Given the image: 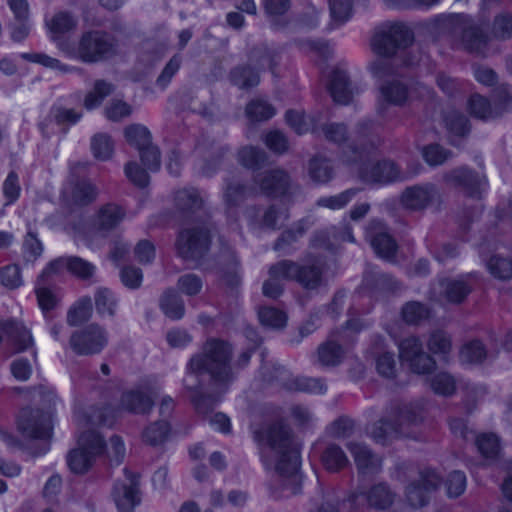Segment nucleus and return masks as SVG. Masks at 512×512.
Returning a JSON list of instances; mask_svg holds the SVG:
<instances>
[{
  "label": "nucleus",
  "instance_id": "f257e3e1",
  "mask_svg": "<svg viewBox=\"0 0 512 512\" xmlns=\"http://www.w3.org/2000/svg\"><path fill=\"white\" fill-rule=\"evenodd\" d=\"M253 439L261 449L269 447L278 456L276 471L283 477V490L291 495L301 492L300 453L293 445L292 430L283 421L263 423L253 430Z\"/></svg>",
  "mask_w": 512,
  "mask_h": 512
},
{
  "label": "nucleus",
  "instance_id": "f03ea898",
  "mask_svg": "<svg viewBox=\"0 0 512 512\" xmlns=\"http://www.w3.org/2000/svg\"><path fill=\"white\" fill-rule=\"evenodd\" d=\"M434 33L456 50L485 56L490 42L488 26L464 13L442 14L435 18Z\"/></svg>",
  "mask_w": 512,
  "mask_h": 512
},
{
  "label": "nucleus",
  "instance_id": "7ed1b4c3",
  "mask_svg": "<svg viewBox=\"0 0 512 512\" xmlns=\"http://www.w3.org/2000/svg\"><path fill=\"white\" fill-rule=\"evenodd\" d=\"M251 352V350H242L232 361V344L222 339L209 338L204 343L201 353L193 357L201 360L212 385L224 393L237 379L238 373L249 365Z\"/></svg>",
  "mask_w": 512,
  "mask_h": 512
},
{
  "label": "nucleus",
  "instance_id": "20e7f679",
  "mask_svg": "<svg viewBox=\"0 0 512 512\" xmlns=\"http://www.w3.org/2000/svg\"><path fill=\"white\" fill-rule=\"evenodd\" d=\"M414 42V32L403 22H386L380 25L371 40L373 51L383 59H378L370 65V71L375 77L382 78L391 73V58L406 50Z\"/></svg>",
  "mask_w": 512,
  "mask_h": 512
},
{
  "label": "nucleus",
  "instance_id": "39448f33",
  "mask_svg": "<svg viewBox=\"0 0 512 512\" xmlns=\"http://www.w3.org/2000/svg\"><path fill=\"white\" fill-rule=\"evenodd\" d=\"M377 143L370 142L368 146L359 148L349 145L343 150V160L347 163H358L359 176L367 183L387 184L395 181H403L408 178L401 173L399 167L389 160L370 163V159L376 150Z\"/></svg>",
  "mask_w": 512,
  "mask_h": 512
},
{
  "label": "nucleus",
  "instance_id": "423d86ee",
  "mask_svg": "<svg viewBox=\"0 0 512 512\" xmlns=\"http://www.w3.org/2000/svg\"><path fill=\"white\" fill-rule=\"evenodd\" d=\"M59 48L69 57L87 64L106 61L117 52L116 38L105 31L93 30L81 35L77 47H70L64 41L58 43Z\"/></svg>",
  "mask_w": 512,
  "mask_h": 512
},
{
  "label": "nucleus",
  "instance_id": "0eeeda50",
  "mask_svg": "<svg viewBox=\"0 0 512 512\" xmlns=\"http://www.w3.org/2000/svg\"><path fill=\"white\" fill-rule=\"evenodd\" d=\"M78 446L68 454L67 463L73 473L83 474L91 468L96 456L104 452L106 444L97 431L87 430L79 436Z\"/></svg>",
  "mask_w": 512,
  "mask_h": 512
},
{
  "label": "nucleus",
  "instance_id": "6e6552de",
  "mask_svg": "<svg viewBox=\"0 0 512 512\" xmlns=\"http://www.w3.org/2000/svg\"><path fill=\"white\" fill-rule=\"evenodd\" d=\"M260 192L270 198L292 197L300 191V186L293 182L290 174L281 168H274L258 173L253 177Z\"/></svg>",
  "mask_w": 512,
  "mask_h": 512
},
{
  "label": "nucleus",
  "instance_id": "1a4fd4ad",
  "mask_svg": "<svg viewBox=\"0 0 512 512\" xmlns=\"http://www.w3.org/2000/svg\"><path fill=\"white\" fill-rule=\"evenodd\" d=\"M108 344L106 329L97 323H91L75 330L69 339V346L78 356L100 354Z\"/></svg>",
  "mask_w": 512,
  "mask_h": 512
},
{
  "label": "nucleus",
  "instance_id": "9d476101",
  "mask_svg": "<svg viewBox=\"0 0 512 512\" xmlns=\"http://www.w3.org/2000/svg\"><path fill=\"white\" fill-rule=\"evenodd\" d=\"M210 244L211 235L206 227H192L179 232L176 249L184 260L198 261L208 253Z\"/></svg>",
  "mask_w": 512,
  "mask_h": 512
},
{
  "label": "nucleus",
  "instance_id": "9b49d317",
  "mask_svg": "<svg viewBox=\"0 0 512 512\" xmlns=\"http://www.w3.org/2000/svg\"><path fill=\"white\" fill-rule=\"evenodd\" d=\"M18 429L33 439H49L52 433L50 416L40 409L25 407L18 415Z\"/></svg>",
  "mask_w": 512,
  "mask_h": 512
},
{
  "label": "nucleus",
  "instance_id": "f8f14e48",
  "mask_svg": "<svg viewBox=\"0 0 512 512\" xmlns=\"http://www.w3.org/2000/svg\"><path fill=\"white\" fill-rule=\"evenodd\" d=\"M125 480L117 481L112 490V496L119 512H133L140 504L139 476L124 468Z\"/></svg>",
  "mask_w": 512,
  "mask_h": 512
},
{
  "label": "nucleus",
  "instance_id": "ddd939ff",
  "mask_svg": "<svg viewBox=\"0 0 512 512\" xmlns=\"http://www.w3.org/2000/svg\"><path fill=\"white\" fill-rule=\"evenodd\" d=\"M395 494L385 483L373 485L368 491H355L348 499L350 507L358 512V506L367 504L376 510H386L394 502Z\"/></svg>",
  "mask_w": 512,
  "mask_h": 512
},
{
  "label": "nucleus",
  "instance_id": "4468645a",
  "mask_svg": "<svg viewBox=\"0 0 512 512\" xmlns=\"http://www.w3.org/2000/svg\"><path fill=\"white\" fill-rule=\"evenodd\" d=\"M443 180L453 187L461 188L471 197H479L487 184L484 175L468 167H458L444 173Z\"/></svg>",
  "mask_w": 512,
  "mask_h": 512
},
{
  "label": "nucleus",
  "instance_id": "2eb2a0df",
  "mask_svg": "<svg viewBox=\"0 0 512 512\" xmlns=\"http://www.w3.org/2000/svg\"><path fill=\"white\" fill-rule=\"evenodd\" d=\"M439 197L433 183L426 182L406 187L400 195L401 205L410 211H423Z\"/></svg>",
  "mask_w": 512,
  "mask_h": 512
},
{
  "label": "nucleus",
  "instance_id": "dca6fc26",
  "mask_svg": "<svg viewBox=\"0 0 512 512\" xmlns=\"http://www.w3.org/2000/svg\"><path fill=\"white\" fill-rule=\"evenodd\" d=\"M366 236L375 253L385 260L394 259L398 245L395 239L388 233L384 222L379 219H373L366 228Z\"/></svg>",
  "mask_w": 512,
  "mask_h": 512
},
{
  "label": "nucleus",
  "instance_id": "f3484780",
  "mask_svg": "<svg viewBox=\"0 0 512 512\" xmlns=\"http://www.w3.org/2000/svg\"><path fill=\"white\" fill-rule=\"evenodd\" d=\"M441 483V477L433 470H424L420 473V479L410 483L406 488L408 503L419 508L429 501L430 492L436 490Z\"/></svg>",
  "mask_w": 512,
  "mask_h": 512
},
{
  "label": "nucleus",
  "instance_id": "a211bd4d",
  "mask_svg": "<svg viewBox=\"0 0 512 512\" xmlns=\"http://www.w3.org/2000/svg\"><path fill=\"white\" fill-rule=\"evenodd\" d=\"M380 99L377 106V113L384 117L389 105L403 106L409 98V87L400 79L385 81L380 86Z\"/></svg>",
  "mask_w": 512,
  "mask_h": 512
},
{
  "label": "nucleus",
  "instance_id": "6ab92c4d",
  "mask_svg": "<svg viewBox=\"0 0 512 512\" xmlns=\"http://www.w3.org/2000/svg\"><path fill=\"white\" fill-rule=\"evenodd\" d=\"M256 195L257 190L254 186L236 177L224 180L222 199L227 212L240 207L246 200Z\"/></svg>",
  "mask_w": 512,
  "mask_h": 512
},
{
  "label": "nucleus",
  "instance_id": "aec40b11",
  "mask_svg": "<svg viewBox=\"0 0 512 512\" xmlns=\"http://www.w3.org/2000/svg\"><path fill=\"white\" fill-rule=\"evenodd\" d=\"M354 458L357 470L362 475H374L381 470V459L361 442H348L346 445Z\"/></svg>",
  "mask_w": 512,
  "mask_h": 512
},
{
  "label": "nucleus",
  "instance_id": "412c9836",
  "mask_svg": "<svg viewBox=\"0 0 512 512\" xmlns=\"http://www.w3.org/2000/svg\"><path fill=\"white\" fill-rule=\"evenodd\" d=\"M369 352L374 358L376 370L381 376L389 379L395 377L396 361L394 353L386 350L385 339L382 336H373Z\"/></svg>",
  "mask_w": 512,
  "mask_h": 512
},
{
  "label": "nucleus",
  "instance_id": "4be33fe9",
  "mask_svg": "<svg viewBox=\"0 0 512 512\" xmlns=\"http://www.w3.org/2000/svg\"><path fill=\"white\" fill-rule=\"evenodd\" d=\"M125 216L126 211L123 207L115 203H107L99 208L94 228L101 236H106L118 227Z\"/></svg>",
  "mask_w": 512,
  "mask_h": 512
},
{
  "label": "nucleus",
  "instance_id": "5701e85b",
  "mask_svg": "<svg viewBox=\"0 0 512 512\" xmlns=\"http://www.w3.org/2000/svg\"><path fill=\"white\" fill-rule=\"evenodd\" d=\"M314 225V219L311 216L304 217L297 221L292 228L284 230L273 245L276 252L283 254L291 253V246L304 236L306 231Z\"/></svg>",
  "mask_w": 512,
  "mask_h": 512
},
{
  "label": "nucleus",
  "instance_id": "b1692460",
  "mask_svg": "<svg viewBox=\"0 0 512 512\" xmlns=\"http://www.w3.org/2000/svg\"><path fill=\"white\" fill-rule=\"evenodd\" d=\"M344 347L335 339L328 338L316 351V363L324 368L339 366L345 359Z\"/></svg>",
  "mask_w": 512,
  "mask_h": 512
},
{
  "label": "nucleus",
  "instance_id": "393cba45",
  "mask_svg": "<svg viewBox=\"0 0 512 512\" xmlns=\"http://www.w3.org/2000/svg\"><path fill=\"white\" fill-rule=\"evenodd\" d=\"M328 90L336 103L347 105L351 102L353 91L347 73L343 70L335 69L330 75Z\"/></svg>",
  "mask_w": 512,
  "mask_h": 512
},
{
  "label": "nucleus",
  "instance_id": "a878e982",
  "mask_svg": "<svg viewBox=\"0 0 512 512\" xmlns=\"http://www.w3.org/2000/svg\"><path fill=\"white\" fill-rule=\"evenodd\" d=\"M403 424H394L393 420L382 417L372 424L369 430V436L374 442L386 445L393 439L399 438V434H406Z\"/></svg>",
  "mask_w": 512,
  "mask_h": 512
},
{
  "label": "nucleus",
  "instance_id": "bb28decb",
  "mask_svg": "<svg viewBox=\"0 0 512 512\" xmlns=\"http://www.w3.org/2000/svg\"><path fill=\"white\" fill-rule=\"evenodd\" d=\"M151 397L141 390H128L121 395L120 406L123 410L134 414H146L153 408Z\"/></svg>",
  "mask_w": 512,
  "mask_h": 512
},
{
  "label": "nucleus",
  "instance_id": "cd10ccee",
  "mask_svg": "<svg viewBox=\"0 0 512 512\" xmlns=\"http://www.w3.org/2000/svg\"><path fill=\"white\" fill-rule=\"evenodd\" d=\"M363 282L368 289L374 292H393L399 288V283L391 274L383 273L377 268L366 270Z\"/></svg>",
  "mask_w": 512,
  "mask_h": 512
},
{
  "label": "nucleus",
  "instance_id": "c85d7f7f",
  "mask_svg": "<svg viewBox=\"0 0 512 512\" xmlns=\"http://www.w3.org/2000/svg\"><path fill=\"white\" fill-rule=\"evenodd\" d=\"M230 82L242 90L256 87L260 83L259 71L252 67L249 62L240 64L231 69L229 73Z\"/></svg>",
  "mask_w": 512,
  "mask_h": 512
},
{
  "label": "nucleus",
  "instance_id": "c756f323",
  "mask_svg": "<svg viewBox=\"0 0 512 512\" xmlns=\"http://www.w3.org/2000/svg\"><path fill=\"white\" fill-rule=\"evenodd\" d=\"M307 173L315 185L328 184L335 175L331 161L324 157H313L307 165Z\"/></svg>",
  "mask_w": 512,
  "mask_h": 512
},
{
  "label": "nucleus",
  "instance_id": "7c9ffc66",
  "mask_svg": "<svg viewBox=\"0 0 512 512\" xmlns=\"http://www.w3.org/2000/svg\"><path fill=\"white\" fill-rule=\"evenodd\" d=\"M283 386L289 391L311 394H324L327 391V385L323 378L297 376L284 381Z\"/></svg>",
  "mask_w": 512,
  "mask_h": 512
},
{
  "label": "nucleus",
  "instance_id": "2f4dec72",
  "mask_svg": "<svg viewBox=\"0 0 512 512\" xmlns=\"http://www.w3.org/2000/svg\"><path fill=\"white\" fill-rule=\"evenodd\" d=\"M278 59V52L266 44L253 47L248 55V61L256 66L255 69L258 70L259 73L266 68L273 71L278 63Z\"/></svg>",
  "mask_w": 512,
  "mask_h": 512
},
{
  "label": "nucleus",
  "instance_id": "473e14b6",
  "mask_svg": "<svg viewBox=\"0 0 512 512\" xmlns=\"http://www.w3.org/2000/svg\"><path fill=\"white\" fill-rule=\"evenodd\" d=\"M159 306L162 312L172 320H180L184 317V301L173 288H168L163 292Z\"/></svg>",
  "mask_w": 512,
  "mask_h": 512
},
{
  "label": "nucleus",
  "instance_id": "72a5a7b5",
  "mask_svg": "<svg viewBox=\"0 0 512 512\" xmlns=\"http://www.w3.org/2000/svg\"><path fill=\"white\" fill-rule=\"evenodd\" d=\"M96 312L102 317L114 318L119 300L116 294L107 287H98L94 293Z\"/></svg>",
  "mask_w": 512,
  "mask_h": 512
},
{
  "label": "nucleus",
  "instance_id": "f704fd0d",
  "mask_svg": "<svg viewBox=\"0 0 512 512\" xmlns=\"http://www.w3.org/2000/svg\"><path fill=\"white\" fill-rule=\"evenodd\" d=\"M423 420L422 411L418 407L405 405L398 409L394 424H403L406 434H399L400 437L415 438L413 428L418 426Z\"/></svg>",
  "mask_w": 512,
  "mask_h": 512
},
{
  "label": "nucleus",
  "instance_id": "c9c22d12",
  "mask_svg": "<svg viewBox=\"0 0 512 512\" xmlns=\"http://www.w3.org/2000/svg\"><path fill=\"white\" fill-rule=\"evenodd\" d=\"M204 374L207 373L202 366L201 360L192 356L186 365V375L182 381L185 390L190 396L203 390L201 377Z\"/></svg>",
  "mask_w": 512,
  "mask_h": 512
},
{
  "label": "nucleus",
  "instance_id": "e433bc0d",
  "mask_svg": "<svg viewBox=\"0 0 512 512\" xmlns=\"http://www.w3.org/2000/svg\"><path fill=\"white\" fill-rule=\"evenodd\" d=\"M323 266L318 261L311 264H299V272L297 274V282L307 290H315L322 285L323 282Z\"/></svg>",
  "mask_w": 512,
  "mask_h": 512
},
{
  "label": "nucleus",
  "instance_id": "4c0bfd02",
  "mask_svg": "<svg viewBox=\"0 0 512 512\" xmlns=\"http://www.w3.org/2000/svg\"><path fill=\"white\" fill-rule=\"evenodd\" d=\"M328 5L331 18L329 29L338 28L352 18V0H328Z\"/></svg>",
  "mask_w": 512,
  "mask_h": 512
},
{
  "label": "nucleus",
  "instance_id": "58836bf2",
  "mask_svg": "<svg viewBox=\"0 0 512 512\" xmlns=\"http://www.w3.org/2000/svg\"><path fill=\"white\" fill-rule=\"evenodd\" d=\"M443 296L452 304L462 303L470 294L471 285L462 279H447L442 282Z\"/></svg>",
  "mask_w": 512,
  "mask_h": 512
},
{
  "label": "nucleus",
  "instance_id": "ea45409f",
  "mask_svg": "<svg viewBox=\"0 0 512 512\" xmlns=\"http://www.w3.org/2000/svg\"><path fill=\"white\" fill-rule=\"evenodd\" d=\"M175 205L183 212H193L200 209L203 199L195 188H183L175 193Z\"/></svg>",
  "mask_w": 512,
  "mask_h": 512
},
{
  "label": "nucleus",
  "instance_id": "a19ab883",
  "mask_svg": "<svg viewBox=\"0 0 512 512\" xmlns=\"http://www.w3.org/2000/svg\"><path fill=\"white\" fill-rule=\"evenodd\" d=\"M92 316V299L88 296L80 298L67 312V323L76 327L87 322Z\"/></svg>",
  "mask_w": 512,
  "mask_h": 512
},
{
  "label": "nucleus",
  "instance_id": "79ce46f5",
  "mask_svg": "<svg viewBox=\"0 0 512 512\" xmlns=\"http://www.w3.org/2000/svg\"><path fill=\"white\" fill-rule=\"evenodd\" d=\"M469 113L480 120L488 121L495 119L499 114L493 110L490 101L479 94H473L468 100Z\"/></svg>",
  "mask_w": 512,
  "mask_h": 512
},
{
  "label": "nucleus",
  "instance_id": "37998d69",
  "mask_svg": "<svg viewBox=\"0 0 512 512\" xmlns=\"http://www.w3.org/2000/svg\"><path fill=\"white\" fill-rule=\"evenodd\" d=\"M427 347L431 353L438 355L442 360L447 361L452 350L451 337L443 330H436L430 334Z\"/></svg>",
  "mask_w": 512,
  "mask_h": 512
},
{
  "label": "nucleus",
  "instance_id": "c03bdc74",
  "mask_svg": "<svg viewBox=\"0 0 512 512\" xmlns=\"http://www.w3.org/2000/svg\"><path fill=\"white\" fill-rule=\"evenodd\" d=\"M238 161L242 166L248 169L259 170L265 165L267 154L263 149L254 146H246L239 150Z\"/></svg>",
  "mask_w": 512,
  "mask_h": 512
},
{
  "label": "nucleus",
  "instance_id": "a18cd8bd",
  "mask_svg": "<svg viewBox=\"0 0 512 512\" xmlns=\"http://www.w3.org/2000/svg\"><path fill=\"white\" fill-rule=\"evenodd\" d=\"M321 458L325 468L332 472H337L343 469L349 463L343 449L336 444L328 445L323 451Z\"/></svg>",
  "mask_w": 512,
  "mask_h": 512
},
{
  "label": "nucleus",
  "instance_id": "49530a36",
  "mask_svg": "<svg viewBox=\"0 0 512 512\" xmlns=\"http://www.w3.org/2000/svg\"><path fill=\"white\" fill-rule=\"evenodd\" d=\"M124 136L127 143L142 150L145 146L152 143V135L149 129L142 124H131L124 129Z\"/></svg>",
  "mask_w": 512,
  "mask_h": 512
},
{
  "label": "nucleus",
  "instance_id": "de8ad7c7",
  "mask_svg": "<svg viewBox=\"0 0 512 512\" xmlns=\"http://www.w3.org/2000/svg\"><path fill=\"white\" fill-rule=\"evenodd\" d=\"M114 90L113 84L105 80H96L93 90L88 92L84 98V107L87 110H93L99 107L103 100L109 96Z\"/></svg>",
  "mask_w": 512,
  "mask_h": 512
},
{
  "label": "nucleus",
  "instance_id": "09e8293b",
  "mask_svg": "<svg viewBox=\"0 0 512 512\" xmlns=\"http://www.w3.org/2000/svg\"><path fill=\"white\" fill-rule=\"evenodd\" d=\"M91 151L93 156L101 161L110 159L114 152V142L107 133H97L91 138Z\"/></svg>",
  "mask_w": 512,
  "mask_h": 512
},
{
  "label": "nucleus",
  "instance_id": "8fccbe9b",
  "mask_svg": "<svg viewBox=\"0 0 512 512\" xmlns=\"http://www.w3.org/2000/svg\"><path fill=\"white\" fill-rule=\"evenodd\" d=\"M358 192L359 189L350 188L337 195L320 197L316 200L315 205L330 210H339L351 202Z\"/></svg>",
  "mask_w": 512,
  "mask_h": 512
},
{
  "label": "nucleus",
  "instance_id": "3c124183",
  "mask_svg": "<svg viewBox=\"0 0 512 512\" xmlns=\"http://www.w3.org/2000/svg\"><path fill=\"white\" fill-rule=\"evenodd\" d=\"M49 116L59 126H72L80 121L83 113L80 110L55 104L51 107Z\"/></svg>",
  "mask_w": 512,
  "mask_h": 512
},
{
  "label": "nucleus",
  "instance_id": "603ef678",
  "mask_svg": "<svg viewBox=\"0 0 512 512\" xmlns=\"http://www.w3.org/2000/svg\"><path fill=\"white\" fill-rule=\"evenodd\" d=\"M46 25L56 40L58 35L70 32L75 29L77 20L68 12L56 13L50 21H46Z\"/></svg>",
  "mask_w": 512,
  "mask_h": 512
},
{
  "label": "nucleus",
  "instance_id": "864d4df0",
  "mask_svg": "<svg viewBox=\"0 0 512 512\" xmlns=\"http://www.w3.org/2000/svg\"><path fill=\"white\" fill-rule=\"evenodd\" d=\"M487 356L484 344L479 340H472L462 346L459 358L461 362L468 364H480Z\"/></svg>",
  "mask_w": 512,
  "mask_h": 512
},
{
  "label": "nucleus",
  "instance_id": "5fc2aeb1",
  "mask_svg": "<svg viewBox=\"0 0 512 512\" xmlns=\"http://www.w3.org/2000/svg\"><path fill=\"white\" fill-rule=\"evenodd\" d=\"M276 113V109L263 99H255L246 106V115L252 121H267Z\"/></svg>",
  "mask_w": 512,
  "mask_h": 512
},
{
  "label": "nucleus",
  "instance_id": "6e6d98bb",
  "mask_svg": "<svg viewBox=\"0 0 512 512\" xmlns=\"http://www.w3.org/2000/svg\"><path fill=\"white\" fill-rule=\"evenodd\" d=\"M97 188L88 180L78 181L72 192V199L78 205H88L95 201L97 197Z\"/></svg>",
  "mask_w": 512,
  "mask_h": 512
},
{
  "label": "nucleus",
  "instance_id": "4d7b16f0",
  "mask_svg": "<svg viewBox=\"0 0 512 512\" xmlns=\"http://www.w3.org/2000/svg\"><path fill=\"white\" fill-rule=\"evenodd\" d=\"M169 430L170 426L167 421H156L144 430L143 440L152 446L160 445L166 440Z\"/></svg>",
  "mask_w": 512,
  "mask_h": 512
},
{
  "label": "nucleus",
  "instance_id": "13d9d810",
  "mask_svg": "<svg viewBox=\"0 0 512 512\" xmlns=\"http://www.w3.org/2000/svg\"><path fill=\"white\" fill-rule=\"evenodd\" d=\"M421 154L425 162L431 167L444 164L452 156L450 150L436 143L424 146Z\"/></svg>",
  "mask_w": 512,
  "mask_h": 512
},
{
  "label": "nucleus",
  "instance_id": "bf43d9fd",
  "mask_svg": "<svg viewBox=\"0 0 512 512\" xmlns=\"http://www.w3.org/2000/svg\"><path fill=\"white\" fill-rule=\"evenodd\" d=\"M46 285L47 284H39L37 280L35 294L40 309L44 313L45 317H48L49 313L57 307L59 298Z\"/></svg>",
  "mask_w": 512,
  "mask_h": 512
},
{
  "label": "nucleus",
  "instance_id": "052dcab7",
  "mask_svg": "<svg viewBox=\"0 0 512 512\" xmlns=\"http://www.w3.org/2000/svg\"><path fill=\"white\" fill-rule=\"evenodd\" d=\"M177 289L186 296L194 297L200 294L203 288V280L195 273H186L177 279Z\"/></svg>",
  "mask_w": 512,
  "mask_h": 512
},
{
  "label": "nucleus",
  "instance_id": "680f3d73",
  "mask_svg": "<svg viewBox=\"0 0 512 512\" xmlns=\"http://www.w3.org/2000/svg\"><path fill=\"white\" fill-rule=\"evenodd\" d=\"M401 314L407 324H418L429 317V309L421 302L411 301L402 307Z\"/></svg>",
  "mask_w": 512,
  "mask_h": 512
},
{
  "label": "nucleus",
  "instance_id": "e2e57ef3",
  "mask_svg": "<svg viewBox=\"0 0 512 512\" xmlns=\"http://www.w3.org/2000/svg\"><path fill=\"white\" fill-rule=\"evenodd\" d=\"M299 264L292 260H281L269 268V276L277 277L281 281L294 280L297 282Z\"/></svg>",
  "mask_w": 512,
  "mask_h": 512
},
{
  "label": "nucleus",
  "instance_id": "0e129e2a",
  "mask_svg": "<svg viewBox=\"0 0 512 512\" xmlns=\"http://www.w3.org/2000/svg\"><path fill=\"white\" fill-rule=\"evenodd\" d=\"M479 452L485 458H496L500 452V440L493 433H483L476 438Z\"/></svg>",
  "mask_w": 512,
  "mask_h": 512
},
{
  "label": "nucleus",
  "instance_id": "69168bd1",
  "mask_svg": "<svg viewBox=\"0 0 512 512\" xmlns=\"http://www.w3.org/2000/svg\"><path fill=\"white\" fill-rule=\"evenodd\" d=\"M67 270L74 276L85 280L94 275L96 267L81 257L68 256Z\"/></svg>",
  "mask_w": 512,
  "mask_h": 512
},
{
  "label": "nucleus",
  "instance_id": "338daca9",
  "mask_svg": "<svg viewBox=\"0 0 512 512\" xmlns=\"http://www.w3.org/2000/svg\"><path fill=\"white\" fill-rule=\"evenodd\" d=\"M183 62V57L180 53L174 54L166 63L160 75L156 79V86L165 89L170 84L172 78L179 71Z\"/></svg>",
  "mask_w": 512,
  "mask_h": 512
},
{
  "label": "nucleus",
  "instance_id": "774afa93",
  "mask_svg": "<svg viewBox=\"0 0 512 512\" xmlns=\"http://www.w3.org/2000/svg\"><path fill=\"white\" fill-rule=\"evenodd\" d=\"M447 129L456 136H465L470 131L467 117L457 111H450L445 115Z\"/></svg>",
  "mask_w": 512,
  "mask_h": 512
}]
</instances>
